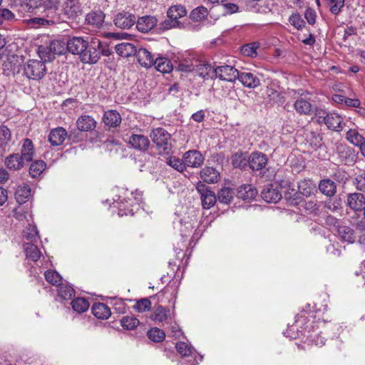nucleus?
Returning <instances> with one entry per match:
<instances>
[{
    "label": "nucleus",
    "instance_id": "obj_1",
    "mask_svg": "<svg viewBox=\"0 0 365 365\" xmlns=\"http://www.w3.org/2000/svg\"><path fill=\"white\" fill-rule=\"evenodd\" d=\"M108 56V49L102 45L101 41L98 38H93L88 43L80 56L81 61L84 63H96L101 56Z\"/></svg>",
    "mask_w": 365,
    "mask_h": 365
},
{
    "label": "nucleus",
    "instance_id": "obj_2",
    "mask_svg": "<svg viewBox=\"0 0 365 365\" xmlns=\"http://www.w3.org/2000/svg\"><path fill=\"white\" fill-rule=\"evenodd\" d=\"M153 142L160 155H168L172 150L170 135L164 128L153 129L150 135Z\"/></svg>",
    "mask_w": 365,
    "mask_h": 365
},
{
    "label": "nucleus",
    "instance_id": "obj_3",
    "mask_svg": "<svg viewBox=\"0 0 365 365\" xmlns=\"http://www.w3.org/2000/svg\"><path fill=\"white\" fill-rule=\"evenodd\" d=\"M61 1L60 0H46L42 4L38 3V7L43 9V15L47 20H52L50 21V24L59 23L61 21H65L63 18L61 17V14H58Z\"/></svg>",
    "mask_w": 365,
    "mask_h": 365
},
{
    "label": "nucleus",
    "instance_id": "obj_4",
    "mask_svg": "<svg viewBox=\"0 0 365 365\" xmlns=\"http://www.w3.org/2000/svg\"><path fill=\"white\" fill-rule=\"evenodd\" d=\"M186 14L187 10L183 6L176 4L170 6L167 11L168 19L163 22V28L165 29H170L172 28L179 27L180 26V23L178 19L185 16Z\"/></svg>",
    "mask_w": 365,
    "mask_h": 365
},
{
    "label": "nucleus",
    "instance_id": "obj_5",
    "mask_svg": "<svg viewBox=\"0 0 365 365\" xmlns=\"http://www.w3.org/2000/svg\"><path fill=\"white\" fill-rule=\"evenodd\" d=\"M130 195L133 198L124 197L121 199L120 196H118L117 199H114L113 204H117L115 207H118L119 209L118 215L123 216L128 215H133V208H130V207H134V204L136 205H139L141 202V195L140 193H130Z\"/></svg>",
    "mask_w": 365,
    "mask_h": 365
},
{
    "label": "nucleus",
    "instance_id": "obj_6",
    "mask_svg": "<svg viewBox=\"0 0 365 365\" xmlns=\"http://www.w3.org/2000/svg\"><path fill=\"white\" fill-rule=\"evenodd\" d=\"M46 66L42 61L31 59L24 66L25 76L33 80L41 79L46 74Z\"/></svg>",
    "mask_w": 365,
    "mask_h": 365
},
{
    "label": "nucleus",
    "instance_id": "obj_7",
    "mask_svg": "<svg viewBox=\"0 0 365 365\" xmlns=\"http://www.w3.org/2000/svg\"><path fill=\"white\" fill-rule=\"evenodd\" d=\"M113 22L118 28L129 29L135 25L136 17L130 11H122L115 15Z\"/></svg>",
    "mask_w": 365,
    "mask_h": 365
},
{
    "label": "nucleus",
    "instance_id": "obj_8",
    "mask_svg": "<svg viewBox=\"0 0 365 365\" xmlns=\"http://www.w3.org/2000/svg\"><path fill=\"white\" fill-rule=\"evenodd\" d=\"M317 121L324 122L329 129L335 131H340L344 128L342 118L336 113H327L326 115H321L319 112L317 114Z\"/></svg>",
    "mask_w": 365,
    "mask_h": 365
},
{
    "label": "nucleus",
    "instance_id": "obj_9",
    "mask_svg": "<svg viewBox=\"0 0 365 365\" xmlns=\"http://www.w3.org/2000/svg\"><path fill=\"white\" fill-rule=\"evenodd\" d=\"M214 73L220 80L234 82L238 76L239 71L232 66L223 65L216 67Z\"/></svg>",
    "mask_w": 365,
    "mask_h": 365
},
{
    "label": "nucleus",
    "instance_id": "obj_10",
    "mask_svg": "<svg viewBox=\"0 0 365 365\" xmlns=\"http://www.w3.org/2000/svg\"><path fill=\"white\" fill-rule=\"evenodd\" d=\"M127 141L132 148L140 152L147 151L150 144L148 138L141 134L132 133Z\"/></svg>",
    "mask_w": 365,
    "mask_h": 365
},
{
    "label": "nucleus",
    "instance_id": "obj_11",
    "mask_svg": "<svg viewBox=\"0 0 365 365\" xmlns=\"http://www.w3.org/2000/svg\"><path fill=\"white\" fill-rule=\"evenodd\" d=\"M197 190L200 193L204 209H210L215 204L217 197L214 192L207 189L205 185L200 183L197 185Z\"/></svg>",
    "mask_w": 365,
    "mask_h": 365
},
{
    "label": "nucleus",
    "instance_id": "obj_12",
    "mask_svg": "<svg viewBox=\"0 0 365 365\" xmlns=\"http://www.w3.org/2000/svg\"><path fill=\"white\" fill-rule=\"evenodd\" d=\"M346 205L354 212L362 211L365 208V196L359 192L347 195Z\"/></svg>",
    "mask_w": 365,
    "mask_h": 365
},
{
    "label": "nucleus",
    "instance_id": "obj_13",
    "mask_svg": "<svg viewBox=\"0 0 365 365\" xmlns=\"http://www.w3.org/2000/svg\"><path fill=\"white\" fill-rule=\"evenodd\" d=\"M237 79H238L245 87L249 88H255L260 85V79L258 76L250 71H239Z\"/></svg>",
    "mask_w": 365,
    "mask_h": 365
},
{
    "label": "nucleus",
    "instance_id": "obj_14",
    "mask_svg": "<svg viewBox=\"0 0 365 365\" xmlns=\"http://www.w3.org/2000/svg\"><path fill=\"white\" fill-rule=\"evenodd\" d=\"M339 240L349 244L354 243L356 239L354 230L346 225L341 224L334 232Z\"/></svg>",
    "mask_w": 365,
    "mask_h": 365
},
{
    "label": "nucleus",
    "instance_id": "obj_15",
    "mask_svg": "<svg viewBox=\"0 0 365 365\" xmlns=\"http://www.w3.org/2000/svg\"><path fill=\"white\" fill-rule=\"evenodd\" d=\"M158 24L154 16H143L136 19L135 26L142 33H147L152 30Z\"/></svg>",
    "mask_w": 365,
    "mask_h": 365
},
{
    "label": "nucleus",
    "instance_id": "obj_16",
    "mask_svg": "<svg viewBox=\"0 0 365 365\" xmlns=\"http://www.w3.org/2000/svg\"><path fill=\"white\" fill-rule=\"evenodd\" d=\"M267 163V155L261 152H254L249 156V168L252 170H260Z\"/></svg>",
    "mask_w": 365,
    "mask_h": 365
},
{
    "label": "nucleus",
    "instance_id": "obj_17",
    "mask_svg": "<svg viewBox=\"0 0 365 365\" xmlns=\"http://www.w3.org/2000/svg\"><path fill=\"white\" fill-rule=\"evenodd\" d=\"M105 20V14L101 10L91 11L85 17V22L96 29L103 26Z\"/></svg>",
    "mask_w": 365,
    "mask_h": 365
},
{
    "label": "nucleus",
    "instance_id": "obj_18",
    "mask_svg": "<svg viewBox=\"0 0 365 365\" xmlns=\"http://www.w3.org/2000/svg\"><path fill=\"white\" fill-rule=\"evenodd\" d=\"M185 166L197 168L200 167L204 161V157L198 150H189L183 155Z\"/></svg>",
    "mask_w": 365,
    "mask_h": 365
},
{
    "label": "nucleus",
    "instance_id": "obj_19",
    "mask_svg": "<svg viewBox=\"0 0 365 365\" xmlns=\"http://www.w3.org/2000/svg\"><path fill=\"white\" fill-rule=\"evenodd\" d=\"M87 46V41L81 37H73L70 38L67 43L68 51L73 54H78L79 57Z\"/></svg>",
    "mask_w": 365,
    "mask_h": 365
},
{
    "label": "nucleus",
    "instance_id": "obj_20",
    "mask_svg": "<svg viewBox=\"0 0 365 365\" xmlns=\"http://www.w3.org/2000/svg\"><path fill=\"white\" fill-rule=\"evenodd\" d=\"M262 199L269 203H276L282 199V195L273 185L264 187L261 192Z\"/></svg>",
    "mask_w": 365,
    "mask_h": 365
},
{
    "label": "nucleus",
    "instance_id": "obj_21",
    "mask_svg": "<svg viewBox=\"0 0 365 365\" xmlns=\"http://www.w3.org/2000/svg\"><path fill=\"white\" fill-rule=\"evenodd\" d=\"M39 0H13L14 6L16 11L24 14L26 12H31L35 8H38Z\"/></svg>",
    "mask_w": 365,
    "mask_h": 365
},
{
    "label": "nucleus",
    "instance_id": "obj_22",
    "mask_svg": "<svg viewBox=\"0 0 365 365\" xmlns=\"http://www.w3.org/2000/svg\"><path fill=\"white\" fill-rule=\"evenodd\" d=\"M67 137V131L61 127L53 128L48 135V141L53 146L61 145Z\"/></svg>",
    "mask_w": 365,
    "mask_h": 365
},
{
    "label": "nucleus",
    "instance_id": "obj_23",
    "mask_svg": "<svg viewBox=\"0 0 365 365\" xmlns=\"http://www.w3.org/2000/svg\"><path fill=\"white\" fill-rule=\"evenodd\" d=\"M136 57L139 63L145 67L150 68L153 66L154 56L152 53L145 48H140L136 53Z\"/></svg>",
    "mask_w": 365,
    "mask_h": 365
},
{
    "label": "nucleus",
    "instance_id": "obj_24",
    "mask_svg": "<svg viewBox=\"0 0 365 365\" xmlns=\"http://www.w3.org/2000/svg\"><path fill=\"white\" fill-rule=\"evenodd\" d=\"M103 121L110 128H116L121 123V116L116 110H109L104 113Z\"/></svg>",
    "mask_w": 365,
    "mask_h": 365
},
{
    "label": "nucleus",
    "instance_id": "obj_25",
    "mask_svg": "<svg viewBox=\"0 0 365 365\" xmlns=\"http://www.w3.org/2000/svg\"><path fill=\"white\" fill-rule=\"evenodd\" d=\"M26 163L23 160V158L19 153L9 155L5 159V165L10 170H20L26 165Z\"/></svg>",
    "mask_w": 365,
    "mask_h": 365
},
{
    "label": "nucleus",
    "instance_id": "obj_26",
    "mask_svg": "<svg viewBox=\"0 0 365 365\" xmlns=\"http://www.w3.org/2000/svg\"><path fill=\"white\" fill-rule=\"evenodd\" d=\"M170 316V309L162 306L154 307L150 317V319L155 323H162L166 322Z\"/></svg>",
    "mask_w": 365,
    "mask_h": 365
},
{
    "label": "nucleus",
    "instance_id": "obj_27",
    "mask_svg": "<svg viewBox=\"0 0 365 365\" xmlns=\"http://www.w3.org/2000/svg\"><path fill=\"white\" fill-rule=\"evenodd\" d=\"M20 156L26 163L31 161L34 155V147L31 140L26 138L23 141Z\"/></svg>",
    "mask_w": 365,
    "mask_h": 365
},
{
    "label": "nucleus",
    "instance_id": "obj_28",
    "mask_svg": "<svg viewBox=\"0 0 365 365\" xmlns=\"http://www.w3.org/2000/svg\"><path fill=\"white\" fill-rule=\"evenodd\" d=\"M257 195V190L251 185H243L238 187L237 196L242 200H253Z\"/></svg>",
    "mask_w": 365,
    "mask_h": 365
},
{
    "label": "nucleus",
    "instance_id": "obj_29",
    "mask_svg": "<svg viewBox=\"0 0 365 365\" xmlns=\"http://www.w3.org/2000/svg\"><path fill=\"white\" fill-rule=\"evenodd\" d=\"M79 13H81V9L77 0H67L66 1L65 7L63 8V15L67 19L75 18Z\"/></svg>",
    "mask_w": 365,
    "mask_h": 365
},
{
    "label": "nucleus",
    "instance_id": "obj_30",
    "mask_svg": "<svg viewBox=\"0 0 365 365\" xmlns=\"http://www.w3.org/2000/svg\"><path fill=\"white\" fill-rule=\"evenodd\" d=\"M76 125L81 131H89L96 128V122L90 115H82L77 120Z\"/></svg>",
    "mask_w": 365,
    "mask_h": 365
},
{
    "label": "nucleus",
    "instance_id": "obj_31",
    "mask_svg": "<svg viewBox=\"0 0 365 365\" xmlns=\"http://www.w3.org/2000/svg\"><path fill=\"white\" fill-rule=\"evenodd\" d=\"M116 53L122 57H128L135 55L137 48L134 44L130 43H121L115 47Z\"/></svg>",
    "mask_w": 365,
    "mask_h": 365
},
{
    "label": "nucleus",
    "instance_id": "obj_32",
    "mask_svg": "<svg viewBox=\"0 0 365 365\" xmlns=\"http://www.w3.org/2000/svg\"><path fill=\"white\" fill-rule=\"evenodd\" d=\"M219 172L212 167H206L200 172V178L207 183H215L218 181Z\"/></svg>",
    "mask_w": 365,
    "mask_h": 365
},
{
    "label": "nucleus",
    "instance_id": "obj_33",
    "mask_svg": "<svg viewBox=\"0 0 365 365\" xmlns=\"http://www.w3.org/2000/svg\"><path fill=\"white\" fill-rule=\"evenodd\" d=\"M294 106L296 111L301 115H310L313 111L311 103L303 98H298L295 101Z\"/></svg>",
    "mask_w": 365,
    "mask_h": 365
},
{
    "label": "nucleus",
    "instance_id": "obj_34",
    "mask_svg": "<svg viewBox=\"0 0 365 365\" xmlns=\"http://www.w3.org/2000/svg\"><path fill=\"white\" fill-rule=\"evenodd\" d=\"M319 189L324 195L331 197L336 191V184L330 179H324L320 181Z\"/></svg>",
    "mask_w": 365,
    "mask_h": 365
},
{
    "label": "nucleus",
    "instance_id": "obj_35",
    "mask_svg": "<svg viewBox=\"0 0 365 365\" xmlns=\"http://www.w3.org/2000/svg\"><path fill=\"white\" fill-rule=\"evenodd\" d=\"M336 152L340 158L344 160L345 163L354 161L355 155L354 154V150L346 145L339 144L336 146Z\"/></svg>",
    "mask_w": 365,
    "mask_h": 365
},
{
    "label": "nucleus",
    "instance_id": "obj_36",
    "mask_svg": "<svg viewBox=\"0 0 365 365\" xmlns=\"http://www.w3.org/2000/svg\"><path fill=\"white\" fill-rule=\"evenodd\" d=\"M92 313L98 319H106L110 315V308L103 303H96L92 307Z\"/></svg>",
    "mask_w": 365,
    "mask_h": 365
},
{
    "label": "nucleus",
    "instance_id": "obj_37",
    "mask_svg": "<svg viewBox=\"0 0 365 365\" xmlns=\"http://www.w3.org/2000/svg\"><path fill=\"white\" fill-rule=\"evenodd\" d=\"M31 195L30 187L26 184L19 185L16 190L15 197L19 204H23L26 202Z\"/></svg>",
    "mask_w": 365,
    "mask_h": 365
},
{
    "label": "nucleus",
    "instance_id": "obj_38",
    "mask_svg": "<svg viewBox=\"0 0 365 365\" xmlns=\"http://www.w3.org/2000/svg\"><path fill=\"white\" fill-rule=\"evenodd\" d=\"M232 164L235 168L245 170L249 166V157L246 153H237L232 157Z\"/></svg>",
    "mask_w": 365,
    "mask_h": 365
},
{
    "label": "nucleus",
    "instance_id": "obj_39",
    "mask_svg": "<svg viewBox=\"0 0 365 365\" xmlns=\"http://www.w3.org/2000/svg\"><path fill=\"white\" fill-rule=\"evenodd\" d=\"M346 138L349 143L359 148L365 143V138L355 129L348 130Z\"/></svg>",
    "mask_w": 365,
    "mask_h": 365
},
{
    "label": "nucleus",
    "instance_id": "obj_40",
    "mask_svg": "<svg viewBox=\"0 0 365 365\" xmlns=\"http://www.w3.org/2000/svg\"><path fill=\"white\" fill-rule=\"evenodd\" d=\"M194 71L202 78H206L209 76L210 73H214V70L210 64L202 63L198 59L195 60Z\"/></svg>",
    "mask_w": 365,
    "mask_h": 365
},
{
    "label": "nucleus",
    "instance_id": "obj_41",
    "mask_svg": "<svg viewBox=\"0 0 365 365\" xmlns=\"http://www.w3.org/2000/svg\"><path fill=\"white\" fill-rule=\"evenodd\" d=\"M153 65L161 73H169L173 70L171 62L166 58L158 57L154 61Z\"/></svg>",
    "mask_w": 365,
    "mask_h": 365
},
{
    "label": "nucleus",
    "instance_id": "obj_42",
    "mask_svg": "<svg viewBox=\"0 0 365 365\" xmlns=\"http://www.w3.org/2000/svg\"><path fill=\"white\" fill-rule=\"evenodd\" d=\"M57 287H58V297L62 299H70L74 295V289L72 288V287L63 283V281L58 285H57Z\"/></svg>",
    "mask_w": 365,
    "mask_h": 365
},
{
    "label": "nucleus",
    "instance_id": "obj_43",
    "mask_svg": "<svg viewBox=\"0 0 365 365\" xmlns=\"http://www.w3.org/2000/svg\"><path fill=\"white\" fill-rule=\"evenodd\" d=\"M24 251L26 257L34 262H36L41 257V252L38 248L32 243H25Z\"/></svg>",
    "mask_w": 365,
    "mask_h": 365
},
{
    "label": "nucleus",
    "instance_id": "obj_44",
    "mask_svg": "<svg viewBox=\"0 0 365 365\" xmlns=\"http://www.w3.org/2000/svg\"><path fill=\"white\" fill-rule=\"evenodd\" d=\"M46 163L43 160H36L31 163L29 174L34 178L38 177L46 168Z\"/></svg>",
    "mask_w": 365,
    "mask_h": 365
},
{
    "label": "nucleus",
    "instance_id": "obj_45",
    "mask_svg": "<svg viewBox=\"0 0 365 365\" xmlns=\"http://www.w3.org/2000/svg\"><path fill=\"white\" fill-rule=\"evenodd\" d=\"M208 15L207 9L205 6H198L193 9L190 14V18L195 21H200L205 19Z\"/></svg>",
    "mask_w": 365,
    "mask_h": 365
},
{
    "label": "nucleus",
    "instance_id": "obj_46",
    "mask_svg": "<svg viewBox=\"0 0 365 365\" xmlns=\"http://www.w3.org/2000/svg\"><path fill=\"white\" fill-rule=\"evenodd\" d=\"M139 324V320L134 316H125L120 320L121 326L128 330L135 329Z\"/></svg>",
    "mask_w": 365,
    "mask_h": 365
},
{
    "label": "nucleus",
    "instance_id": "obj_47",
    "mask_svg": "<svg viewBox=\"0 0 365 365\" xmlns=\"http://www.w3.org/2000/svg\"><path fill=\"white\" fill-rule=\"evenodd\" d=\"M38 53L43 62L51 61L55 58L52 53L50 44L48 46H40L38 48Z\"/></svg>",
    "mask_w": 365,
    "mask_h": 365
},
{
    "label": "nucleus",
    "instance_id": "obj_48",
    "mask_svg": "<svg viewBox=\"0 0 365 365\" xmlns=\"http://www.w3.org/2000/svg\"><path fill=\"white\" fill-rule=\"evenodd\" d=\"M71 305L73 310L78 313L86 312L89 307L88 301L81 297L73 299L71 302Z\"/></svg>",
    "mask_w": 365,
    "mask_h": 365
},
{
    "label": "nucleus",
    "instance_id": "obj_49",
    "mask_svg": "<svg viewBox=\"0 0 365 365\" xmlns=\"http://www.w3.org/2000/svg\"><path fill=\"white\" fill-rule=\"evenodd\" d=\"M234 196L233 190L230 187H223L218 192V200L221 203L229 204Z\"/></svg>",
    "mask_w": 365,
    "mask_h": 365
},
{
    "label": "nucleus",
    "instance_id": "obj_50",
    "mask_svg": "<svg viewBox=\"0 0 365 365\" xmlns=\"http://www.w3.org/2000/svg\"><path fill=\"white\" fill-rule=\"evenodd\" d=\"M299 192L305 196L309 197L314 190V185L310 180H302L298 185Z\"/></svg>",
    "mask_w": 365,
    "mask_h": 365
},
{
    "label": "nucleus",
    "instance_id": "obj_51",
    "mask_svg": "<svg viewBox=\"0 0 365 365\" xmlns=\"http://www.w3.org/2000/svg\"><path fill=\"white\" fill-rule=\"evenodd\" d=\"M149 339L155 342L163 341L165 337V333L159 328H152L148 331Z\"/></svg>",
    "mask_w": 365,
    "mask_h": 365
},
{
    "label": "nucleus",
    "instance_id": "obj_52",
    "mask_svg": "<svg viewBox=\"0 0 365 365\" xmlns=\"http://www.w3.org/2000/svg\"><path fill=\"white\" fill-rule=\"evenodd\" d=\"M44 275L46 281L54 286L58 285L63 281L61 276L54 270H48Z\"/></svg>",
    "mask_w": 365,
    "mask_h": 365
},
{
    "label": "nucleus",
    "instance_id": "obj_53",
    "mask_svg": "<svg viewBox=\"0 0 365 365\" xmlns=\"http://www.w3.org/2000/svg\"><path fill=\"white\" fill-rule=\"evenodd\" d=\"M285 199L293 205H297L302 202V197L299 192H295L294 190L287 191L284 195Z\"/></svg>",
    "mask_w": 365,
    "mask_h": 365
},
{
    "label": "nucleus",
    "instance_id": "obj_54",
    "mask_svg": "<svg viewBox=\"0 0 365 365\" xmlns=\"http://www.w3.org/2000/svg\"><path fill=\"white\" fill-rule=\"evenodd\" d=\"M259 43L257 42H253L247 45H245L242 47L241 51L243 55L255 57L257 56V49L259 48Z\"/></svg>",
    "mask_w": 365,
    "mask_h": 365
},
{
    "label": "nucleus",
    "instance_id": "obj_55",
    "mask_svg": "<svg viewBox=\"0 0 365 365\" xmlns=\"http://www.w3.org/2000/svg\"><path fill=\"white\" fill-rule=\"evenodd\" d=\"M196 59H185L181 61L178 65L177 69L180 71L192 72L195 70V63Z\"/></svg>",
    "mask_w": 365,
    "mask_h": 365
},
{
    "label": "nucleus",
    "instance_id": "obj_56",
    "mask_svg": "<svg viewBox=\"0 0 365 365\" xmlns=\"http://www.w3.org/2000/svg\"><path fill=\"white\" fill-rule=\"evenodd\" d=\"M167 163L179 172H182L185 168V160L183 162L178 158L170 157L167 159Z\"/></svg>",
    "mask_w": 365,
    "mask_h": 365
},
{
    "label": "nucleus",
    "instance_id": "obj_57",
    "mask_svg": "<svg viewBox=\"0 0 365 365\" xmlns=\"http://www.w3.org/2000/svg\"><path fill=\"white\" fill-rule=\"evenodd\" d=\"M175 348L178 352L182 356H188L193 354V349L185 342H178L175 345Z\"/></svg>",
    "mask_w": 365,
    "mask_h": 365
},
{
    "label": "nucleus",
    "instance_id": "obj_58",
    "mask_svg": "<svg viewBox=\"0 0 365 365\" xmlns=\"http://www.w3.org/2000/svg\"><path fill=\"white\" fill-rule=\"evenodd\" d=\"M11 138L10 130L5 125L0 126V145H6Z\"/></svg>",
    "mask_w": 365,
    "mask_h": 365
},
{
    "label": "nucleus",
    "instance_id": "obj_59",
    "mask_svg": "<svg viewBox=\"0 0 365 365\" xmlns=\"http://www.w3.org/2000/svg\"><path fill=\"white\" fill-rule=\"evenodd\" d=\"M150 307L151 302L148 299H141L138 300L134 305V309L139 312H143L149 310Z\"/></svg>",
    "mask_w": 365,
    "mask_h": 365
},
{
    "label": "nucleus",
    "instance_id": "obj_60",
    "mask_svg": "<svg viewBox=\"0 0 365 365\" xmlns=\"http://www.w3.org/2000/svg\"><path fill=\"white\" fill-rule=\"evenodd\" d=\"M330 5V11L334 14H337L344 7V0H327Z\"/></svg>",
    "mask_w": 365,
    "mask_h": 365
},
{
    "label": "nucleus",
    "instance_id": "obj_61",
    "mask_svg": "<svg viewBox=\"0 0 365 365\" xmlns=\"http://www.w3.org/2000/svg\"><path fill=\"white\" fill-rule=\"evenodd\" d=\"M11 216L15 217L19 221H22L26 219V212L25 211L24 207L19 205L12 210Z\"/></svg>",
    "mask_w": 365,
    "mask_h": 365
},
{
    "label": "nucleus",
    "instance_id": "obj_62",
    "mask_svg": "<svg viewBox=\"0 0 365 365\" xmlns=\"http://www.w3.org/2000/svg\"><path fill=\"white\" fill-rule=\"evenodd\" d=\"M289 23L297 29H301L304 25V21L300 16V15L296 14H292L289 19Z\"/></svg>",
    "mask_w": 365,
    "mask_h": 365
},
{
    "label": "nucleus",
    "instance_id": "obj_63",
    "mask_svg": "<svg viewBox=\"0 0 365 365\" xmlns=\"http://www.w3.org/2000/svg\"><path fill=\"white\" fill-rule=\"evenodd\" d=\"M24 235L26 239L30 240L32 242L36 241L38 237V231L36 226L29 225V227L24 232Z\"/></svg>",
    "mask_w": 365,
    "mask_h": 365
},
{
    "label": "nucleus",
    "instance_id": "obj_64",
    "mask_svg": "<svg viewBox=\"0 0 365 365\" xmlns=\"http://www.w3.org/2000/svg\"><path fill=\"white\" fill-rule=\"evenodd\" d=\"M354 184L357 190L365 192V173L356 176Z\"/></svg>",
    "mask_w": 365,
    "mask_h": 365
}]
</instances>
